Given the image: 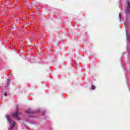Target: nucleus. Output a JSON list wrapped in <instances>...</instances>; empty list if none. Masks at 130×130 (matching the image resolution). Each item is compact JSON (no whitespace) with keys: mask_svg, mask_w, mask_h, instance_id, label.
Listing matches in <instances>:
<instances>
[{"mask_svg":"<svg viewBox=\"0 0 130 130\" xmlns=\"http://www.w3.org/2000/svg\"><path fill=\"white\" fill-rule=\"evenodd\" d=\"M20 114H21V113L19 112V111H16V112H14L12 115V116H14L16 119L17 120H20V117H19V115Z\"/></svg>","mask_w":130,"mask_h":130,"instance_id":"2","label":"nucleus"},{"mask_svg":"<svg viewBox=\"0 0 130 130\" xmlns=\"http://www.w3.org/2000/svg\"><path fill=\"white\" fill-rule=\"evenodd\" d=\"M119 18H120V17H121L120 14H119Z\"/></svg>","mask_w":130,"mask_h":130,"instance_id":"9","label":"nucleus"},{"mask_svg":"<svg viewBox=\"0 0 130 130\" xmlns=\"http://www.w3.org/2000/svg\"><path fill=\"white\" fill-rule=\"evenodd\" d=\"M42 115H44V113H43L42 114Z\"/></svg>","mask_w":130,"mask_h":130,"instance_id":"10","label":"nucleus"},{"mask_svg":"<svg viewBox=\"0 0 130 130\" xmlns=\"http://www.w3.org/2000/svg\"><path fill=\"white\" fill-rule=\"evenodd\" d=\"M26 113L31 114L34 113V112L32 111L31 110H27L26 111Z\"/></svg>","mask_w":130,"mask_h":130,"instance_id":"5","label":"nucleus"},{"mask_svg":"<svg viewBox=\"0 0 130 130\" xmlns=\"http://www.w3.org/2000/svg\"><path fill=\"white\" fill-rule=\"evenodd\" d=\"M127 3L128 6L127 7V9H126L125 12L127 14H128V13L130 12V2L127 1Z\"/></svg>","mask_w":130,"mask_h":130,"instance_id":"3","label":"nucleus"},{"mask_svg":"<svg viewBox=\"0 0 130 130\" xmlns=\"http://www.w3.org/2000/svg\"><path fill=\"white\" fill-rule=\"evenodd\" d=\"M11 82V80L10 79H7V84L6 85V87H9L10 86V82Z\"/></svg>","mask_w":130,"mask_h":130,"instance_id":"4","label":"nucleus"},{"mask_svg":"<svg viewBox=\"0 0 130 130\" xmlns=\"http://www.w3.org/2000/svg\"><path fill=\"white\" fill-rule=\"evenodd\" d=\"M40 111V109H38L37 111H36L35 112H36V113H38V112H39Z\"/></svg>","mask_w":130,"mask_h":130,"instance_id":"7","label":"nucleus"},{"mask_svg":"<svg viewBox=\"0 0 130 130\" xmlns=\"http://www.w3.org/2000/svg\"><path fill=\"white\" fill-rule=\"evenodd\" d=\"M4 96H5V97H7V96H8V94H7V93H4Z\"/></svg>","mask_w":130,"mask_h":130,"instance_id":"8","label":"nucleus"},{"mask_svg":"<svg viewBox=\"0 0 130 130\" xmlns=\"http://www.w3.org/2000/svg\"><path fill=\"white\" fill-rule=\"evenodd\" d=\"M91 90H95L96 89V87L94 85H91Z\"/></svg>","mask_w":130,"mask_h":130,"instance_id":"6","label":"nucleus"},{"mask_svg":"<svg viewBox=\"0 0 130 130\" xmlns=\"http://www.w3.org/2000/svg\"><path fill=\"white\" fill-rule=\"evenodd\" d=\"M6 117L7 119V121L9 124V127L8 128V130L14 129V128L15 127V126L16 125V122H15V121H14L12 120V118H11V116H10L9 115H7Z\"/></svg>","mask_w":130,"mask_h":130,"instance_id":"1","label":"nucleus"}]
</instances>
